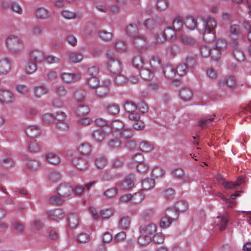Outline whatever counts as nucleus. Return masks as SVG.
<instances>
[{
  "instance_id": "obj_45",
  "label": "nucleus",
  "mask_w": 251,
  "mask_h": 251,
  "mask_svg": "<svg viewBox=\"0 0 251 251\" xmlns=\"http://www.w3.org/2000/svg\"><path fill=\"white\" fill-rule=\"evenodd\" d=\"M52 90L57 95L61 96H66L67 91L65 87L62 85H55L52 88Z\"/></svg>"
},
{
  "instance_id": "obj_50",
  "label": "nucleus",
  "mask_w": 251,
  "mask_h": 251,
  "mask_svg": "<svg viewBox=\"0 0 251 251\" xmlns=\"http://www.w3.org/2000/svg\"><path fill=\"white\" fill-rule=\"evenodd\" d=\"M189 70L184 63H180L177 66L176 71L180 76H184L187 74Z\"/></svg>"
},
{
  "instance_id": "obj_22",
  "label": "nucleus",
  "mask_w": 251,
  "mask_h": 251,
  "mask_svg": "<svg viewBox=\"0 0 251 251\" xmlns=\"http://www.w3.org/2000/svg\"><path fill=\"white\" fill-rule=\"evenodd\" d=\"M236 81L235 78L232 76H228L221 79L220 81L219 85L222 88H225L227 87L231 88L235 84Z\"/></svg>"
},
{
  "instance_id": "obj_58",
  "label": "nucleus",
  "mask_w": 251,
  "mask_h": 251,
  "mask_svg": "<svg viewBox=\"0 0 251 251\" xmlns=\"http://www.w3.org/2000/svg\"><path fill=\"white\" fill-rule=\"evenodd\" d=\"M130 224V220L128 217H124L121 218L119 221V226L122 229L127 228Z\"/></svg>"
},
{
  "instance_id": "obj_4",
  "label": "nucleus",
  "mask_w": 251,
  "mask_h": 251,
  "mask_svg": "<svg viewBox=\"0 0 251 251\" xmlns=\"http://www.w3.org/2000/svg\"><path fill=\"white\" fill-rule=\"evenodd\" d=\"M61 79L63 82L67 84H71L79 80L81 77L78 73H63L61 75Z\"/></svg>"
},
{
  "instance_id": "obj_63",
  "label": "nucleus",
  "mask_w": 251,
  "mask_h": 251,
  "mask_svg": "<svg viewBox=\"0 0 251 251\" xmlns=\"http://www.w3.org/2000/svg\"><path fill=\"white\" fill-rule=\"evenodd\" d=\"M0 165L4 168H10L14 166V162L12 159L5 157L1 160Z\"/></svg>"
},
{
  "instance_id": "obj_61",
  "label": "nucleus",
  "mask_w": 251,
  "mask_h": 251,
  "mask_svg": "<svg viewBox=\"0 0 251 251\" xmlns=\"http://www.w3.org/2000/svg\"><path fill=\"white\" fill-rule=\"evenodd\" d=\"M48 177L51 182H55L60 180L61 175L59 172L53 171L49 173Z\"/></svg>"
},
{
  "instance_id": "obj_46",
  "label": "nucleus",
  "mask_w": 251,
  "mask_h": 251,
  "mask_svg": "<svg viewBox=\"0 0 251 251\" xmlns=\"http://www.w3.org/2000/svg\"><path fill=\"white\" fill-rule=\"evenodd\" d=\"M120 137L123 139H129L132 137L133 132L129 128L124 127L120 132Z\"/></svg>"
},
{
  "instance_id": "obj_52",
  "label": "nucleus",
  "mask_w": 251,
  "mask_h": 251,
  "mask_svg": "<svg viewBox=\"0 0 251 251\" xmlns=\"http://www.w3.org/2000/svg\"><path fill=\"white\" fill-rule=\"evenodd\" d=\"M139 70L141 76L144 79H148L153 77L152 73L149 69L142 68Z\"/></svg>"
},
{
  "instance_id": "obj_54",
  "label": "nucleus",
  "mask_w": 251,
  "mask_h": 251,
  "mask_svg": "<svg viewBox=\"0 0 251 251\" xmlns=\"http://www.w3.org/2000/svg\"><path fill=\"white\" fill-rule=\"evenodd\" d=\"M183 26V22L182 20L180 18H176L173 24V29L172 30H173L175 33V31H178Z\"/></svg>"
},
{
  "instance_id": "obj_55",
  "label": "nucleus",
  "mask_w": 251,
  "mask_h": 251,
  "mask_svg": "<svg viewBox=\"0 0 251 251\" xmlns=\"http://www.w3.org/2000/svg\"><path fill=\"white\" fill-rule=\"evenodd\" d=\"M61 15L66 19L71 20L76 17V14L69 10L64 9L61 11Z\"/></svg>"
},
{
  "instance_id": "obj_14",
  "label": "nucleus",
  "mask_w": 251,
  "mask_h": 251,
  "mask_svg": "<svg viewBox=\"0 0 251 251\" xmlns=\"http://www.w3.org/2000/svg\"><path fill=\"white\" fill-rule=\"evenodd\" d=\"M25 132L26 135L30 138H34L41 134L40 128L36 126H29L26 127Z\"/></svg>"
},
{
  "instance_id": "obj_15",
  "label": "nucleus",
  "mask_w": 251,
  "mask_h": 251,
  "mask_svg": "<svg viewBox=\"0 0 251 251\" xmlns=\"http://www.w3.org/2000/svg\"><path fill=\"white\" fill-rule=\"evenodd\" d=\"M135 183V176L132 174L127 176L122 182L121 186L124 190H128L131 188Z\"/></svg>"
},
{
  "instance_id": "obj_62",
  "label": "nucleus",
  "mask_w": 251,
  "mask_h": 251,
  "mask_svg": "<svg viewBox=\"0 0 251 251\" xmlns=\"http://www.w3.org/2000/svg\"><path fill=\"white\" fill-rule=\"evenodd\" d=\"M46 78L50 81H53L56 79L58 76V73L55 70H51L47 71L45 73Z\"/></svg>"
},
{
  "instance_id": "obj_60",
  "label": "nucleus",
  "mask_w": 251,
  "mask_h": 251,
  "mask_svg": "<svg viewBox=\"0 0 251 251\" xmlns=\"http://www.w3.org/2000/svg\"><path fill=\"white\" fill-rule=\"evenodd\" d=\"M55 125L56 128L62 131H67L69 128V124L65 121L56 122Z\"/></svg>"
},
{
  "instance_id": "obj_49",
  "label": "nucleus",
  "mask_w": 251,
  "mask_h": 251,
  "mask_svg": "<svg viewBox=\"0 0 251 251\" xmlns=\"http://www.w3.org/2000/svg\"><path fill=\"white\" fill-rule=\"evenodd\" d=\"M124 106L125 110L129 113L135 112L137 108L136 104L131 101H126Z\"/></svg>"
},
{
  "instance_id": "obj_3",
  "label": "nucleus",
  "mask_w": 251,
  "mask_h": 251,
  "mask_svg": "<svg viewBox=\"0 0 251 251\" xmlns=\"http://www.w3.org/2000/svg\"><path fill=\"white\" fill-rule=\"evenodd\" d=\"M172 210L169 209L166 210V215L163 217L160 221V226L162 228H167L172 224L173 221H176L178 218V214L177 212H175V217H173L172 215L171 212Z\"/></svg>"
},
{
  "instance_id": "obj_31",
  "label": "nucleus",
  "mask_w": 251,
  "mask_h": 251,
  "mask_svg": "<svg viewBox=\"0 0 251 251\" xmlns=\"http://www.w3.org/2000/svg\"><path fill=\"white\" fill-rule=\"evenodd\" d=\"M227 222V219L223 216H218L215 221L217 228L221 230L226 228Z\"/></svg>"
},
{
  "instance_id": "obj_13",
  "label": "nucleus",
  "mask_w": 251,
  "mask_h": 251,
  "mask_svg": "<svg viewBox=\"0 0 251 251\" xmlns=\"http://www.w3.org/2000/svg\"><path fill=\"white\" fill-rule=\"evenodd\" d=\"M10 61L7 58L0 60V75H7L11 70Z\"/></svg>"
},
{
  "instance_id": "obj_20",
  "label": "nucleus",
  "mask_w": 251,
  "mask_h": 251,
  "mask_svg": "<svg viewBox=\"0 0 251 251\" xmlns=\"http://www.w3.org/2000/svg\"><path fill=\"white\" fill-rule=\"evenodd\" d=\"M218 121L217 118L215 117V116H211L209 117H205L200 119L199 122L198 126L204 128L211 125L212 122L216 123Z\"/></svg>"
},
{
  "instance_id": "obj_9",
  "label": "nucleus",
  "mask_w": 251,
  "mask_h": 251,
  "mask_svg": "<svg viewBox=\"0 0 251 251\" xmlns=\"http://www.w3.org/2000/svg\"><path fill=\"white\" fill-rule=\"evenodd\" d=\"M107 66L109 70L113 75H119L122 72V63L119 60L108 61Z\"/></svg>"
},
{
  "instance_id": "obj_24",
  "label": "nucleus",
  "mask_w": 251,
  "mask_h": 251,
  "mask_svg": "<svg viewBox=\"0 0 251 251\" xmlns=\"http://www.w3.org/2000/svg\"><path fill=\"white\" fill-rule=\"evenodd\" d=\"M48 218L52 220H58L64 217V212L62 209H55L47 213Z\"/></svg>"
},
{
  "instance_id": "obj_59",
  "label": "nucleus",
  "mask_w": 251,
  "mask_h": 251,
  "mask_svg": "<svg viewBox=\"0 0 251 251\" xmlns=\"http://www.w3.org/2000/svg\"><path fill=\"white\" fill-rule=\"evenodd\" d=\"M90 111L89 107L87 105H81L79 106L76 110V113L80 116H84L88 114Z\"/></svg>"
},
{
  "instance_id": "obj_57",
  "label": "nucleus",
  "mask_w": 251,
  "mask_h": 251,
  "mask_svg": "<svg viewBox=\"0 0 251 251\" xmlns=\"http://www.w3.org/2000/svg\"><path fill=\"white\" fill-rule=\"evenodd\" d=\"M99 72V68L95 66H89L87 70L86 75L88 77L97 76Z\"/></svg>"
},
{
  "instance_id": "obj_34",
  "label": "nucleus",
  "mask_w": 251,
  "mask_h": 251,
  "mask_svg": "<svg viewBox=\"0 0 251 251\" xmlns=\"http://www.w3.org/2000/svg\"><path fill=\"white\" fill-rule=\"evenodd\" d=\"M132 39L133 44L137 48L143 47L146 45V38L139 34L135 36V37H132Z\"/></svg>"
},
{
  "instance_id": "obj_6",
  "label": "nucleus",
  "mask_w": 251,
  "mask_h": 251,
  "mask_svg": "<svg viewBox=\"0 0 251 251\" xmlns=\"http://www.w3.org/2000/svg\"><path fill=\"white\" fill-rule=\"evenodd\" d=\"M15 97L11 92L8 90L0 89V102L3 104L12 103Z\"/></svg>"
},
{
  "instance_id": "obj_32",
  "label": "nucleus",
  "mask_w": 251,
  "mask_h": 251,
  "mask_svg": "<svg viewBox=\"0 0 251 251\" xmlns=\"http://www.w3.org/2000/svg\"><path fill=\"white\" fill-rule=\"evenodd\" d=\"M180 40L186 46H194L197 43V40L195 39L184 34L180 36Z\"/></svg>"
},
{
  "instance_id": "obj_38",
  "label": "nucleus",
  "mask_w": 251,
  "mask_h": 251,
  "mask_svg": "<svg viewBox=\"0 0 251 251\" xmlns=\"http://www.w3.org/2000/svg\"><path fill=\"white\" fill-rule=\"evenodd\" d=\"M176 212H177L178 215L180 212H184L186 211L188 208V204L187 202L184 201H177L175 206Z\"/></svg>"
},
{
  "instance_id": "obj_23",
  "label": "nucleus",
  "mask_w": 251,
  "mask_h": 251,
  "mask_svg": "<svg viewBox=\"0 0 251 251\" xmlns=\"http://www.w3.org/2000/svg\"><path fill=\"white\" fill-rule=\"evenodd\" d=\"M103 106L104 110L112 115L117 114L120 112V106L119 105L115 103H104L103 104Z\"/></svg>"
},
{
  "instance_id": "obj_28",
  "label": "nucleus",
  "mask_w": 251,
  "mask_h": 251,
  "mask_svg": "<svg viewBox=\"0 0 251 251\" xmlns=\"http://www.w3.org/2000/svg\"><path fill=\"white\" fill-rule=\"evenodd\" d=\"M84 56L82 53L79 51H73L70 52L69 60L73 63H79L81 61Z\"/></svg>"
},
{
  "instance_id": "obj_30",
  "label": "nucleus",
  "mask_w": 251,
  "mask_h": 251,
  "mask_svg": "<svg viewBox=\"0 0 251 251\" xmlns=\"http://www.w3.org/2000/svg\"><path fill=\"white\" fill-rule=\"evenodd\" d=\"M91 136L96 142H100L104 139L105 133L102 129L100 128L92 132Z\"/></svg>"
},
{
  "instance_id": "obj_18",
  "label": "nucleus",
  "mask_w": 251,
  "mask_h": 251,
  "mask_svg": "<svg viewBox=\"0 0 251 251\" xmlns=\"http://www.w3.org/2000/svg\"><path fill=\"white\" fill-rule=\"evenodd\" d=\"M44 59L43 53L40 50H35L30 52L29 60L35 63H41Z\"/></svg>"
},
{
  "instance_id": "obj_39",
  "label": "nucleus",
  "mask_w": 251,
  "mask_h": 251,
  "mask_svg": "<svg viewBox=\"0 0 251 251\" xmlns=\"http://www.w3.org/2000/svg\"><path fill=\"white\" fill-rule=\"evenodd\" d=\"M113 130L120 132L124 128V123L120 120H115L112 123L109 122V126Z\"/></svg>"
},
{
  "instance_id": "obj_11",
  "label": "nucleus",
  "mask_w": 251,
  "mask_h": 251,
  "mask_svg": "<svg viewBox=\"0 0 251 251\" xmlns=\"http://www.w3.org/2000/svg\"><path fill=\"white\" fill-rule=\"evenodd\" d=\"M156 229L157 227L155 225L150 224L147 225L141 226L139 228V231L140 233L149 235L152 238L156 231Z\"/></svg>"
},
{
  "instance_id": "obj_12",
  "label": "nucleus",
  "mask_w": 251,
  "mask_h": 251,
  "mask_svg": "<svg viewBox=\"0 0 251 251\" xmlns=\"http://www.w3.org/2000/svg\"><path fill=\"white\" fill-rule=\"evenodd\" d=\"M34 14L36 17L39 20H47L49 19L51 16L50 12L47 8L40 7L37 8Z\"/></svg>"
},
{
  "instance_id": "obj_56",
  "label": "nucleus",
  "mask_w": 251,
  "mask_h": 251,
  "mask_svg": "<svg viewBox=\"0 0 251 251\" xmlns=\"http://www.w3.org/2000/svg\"><path fill=\"white\" fill-rule=\"evenodd\" d=\"M49 201L51 203L61 204L65 201V199L60 195H54L50 197Z\"/></svg>"
},
{
  "instance_id": "obj_26",
  "label": "nucleus",
  "mask_w": 251,
  "mask_h": 251,
  "mask_svg": "<svg viewBox=\"0 0 251 251\" xmlns=\"http://www.w3.org/2000/svg\"><path fill=\"white\" fill-rule=\"evenodd\" d=\"M163 73L166 77L172 79L175 77L176 71L172 65H166L163 68Z\"/></svg>"
},
{
  "instance_id": "obj_1",
  "label": "nucleus",
  "mask_w": 251,
  "mask_h": 251,
  "mask_svg": "<svg viewBox=\"0 0 251 251\" xmlns=\"http://www.w3.org/2000/svg\"><path fill=\"white\" fill-rule=\"evenodd\" d=\"M6 44L9 50L13 53H19L23 48L22 41L16 36L9 37Z\"/></svg>"
},
{
  "instance_id": "obj_27",
  "label": "nucleus",
  "mask_w": 251,
  "mask_h": 251,
  "mask_svg": "<svg viewBox=\"0 0 251 251\" xmlns=\"http://www.w3.org/2000/svg\"><path fill=\"white\" fill-rule=\"evenodd\" d=\"M45 30V27L39 24H34L31 28V33L35 36H41Z\"/></svg>"
},
{
  "instance_id": "obj_25",
  "label": "nucleus",
  "mask_w": 251,
  "mask_h": 251,
  "mask_svg": "<svg viewBox=\"0 0 251 251\" xmlns=\"http://www.w3.org/2000/svg\"><path fill=\"white\" fill-rule=\"evenodd\" d=\"M185 25L187 28L190 30L194 29L195 28L200 29L199 28V22L192 17H187L185 21Z\"/></svg>"
},
{
  "instance_id": "obj_37",
  "label": "nucleus",
  "mask_w": 251,
  "mask_h": 251,
  "mask_svg": "<svg viewBox=\"0 0 251 251\" xmlns=\"http://www.w3.org/2000/svg\"><path fill=\"white\" fill-rule=\"evenodd\" d=\"M152 240V238L149 235L144 233H140V235L138 239V242L141 246H146L149 245Z\"/></svg>"
},
{
  "instance_id": "obj_44",
  "label": "nucleus",
  "mask_w": 251,
  "mask_h": 251,
  "mask_svg": "<svg viewBox=\"0 0 251 251\" xmlns=\"http://www.w3.org/2000/svg\"><path fill=\"white\" fill-rule=\"evenodd\" d=\"M132 63L137 69L139 70L143 68L144 64V60L142 56L138 55L133 58Z\"/></svg>"
},
{
  "instance_id": "obj_51",
  "label": "nucleus",
  "mask_w": 251,
  "mask_h": 251,
  "mask_svg": "<svg viewBox=\"0 0 251 251\" xmlns=\"http://www.w3.org/2000/svg\"><path fill=\"white\" fill-rule=\"evenodd\" d=\"M78 150L83 154L88 155L91 152V147L87 143L82 144L79 147Z\"/></svg>"
},
{
  "instance_id": "obj_2",
  "label": "nucleus",
  "mask_w": 251,
  "mask_h": 251,
  "mask_svg": "<svg viewBox=\"0 0 251 251\" xmlns=\"http://www.w3.org/2000/svg\"><path fill=\"white\" fill-rule=\"evenodd\" d=\"M230 44L232 50L233 55L235 58L238 61H244L245 58V53L240 47L238 39L233 40Z\"/></svg>"
},
{
  "instance_id": "obj_7",
  "label": "nucleus",
  "mask_w": 251,
  "mask_h": 251,
  "mask_svg": "<svg viewBox=\"0 0 251 251\" xmlns=\"http://www.w3.org/2000/svg\"><path fill=\"white\" fill-rule=\"evenodd\" d=\"M199 21L204 27V32H207L208 33L213 32L217 26L215 20L211 17H208L206 21H203L201 18L199 19Z\"/></svg>"
},
{
  "instance_id": "obj_43",
  "label": "nucleus",
  "mask_w": 251,
  "mask_h": 251,
  "mask_svg": "<svg viewBox=\"0 0 251 251\" xmlns=\"http://www.w3.org/2000/svg\"><path fill=\"white\" fill-rule=\"evenodd\" d=\"M99 36L104 42H109L111 41L113 37L112 33L104 30L99 31Z\"/></svg>"
},
{
  "instance_id": "obj_40",
  "label": "nucleus",
  "mask_w": 251,
  "mask_h": 251,
  "mask_svg": "<svg viewBox=\"0 0 251 251\" xmlns=\"http://www.w3.org/2000/svg\"><path fill=\"white\" fill-rule=\"evenodd\" d=\"M189 69L195 68L197 66V62L195 57L192 55L187 56L184 63Z\"/></svg>"
},
{
  "instance_id": "obj_42",
  "label": "nucleus",
  "mask_w": 251,
  "mask_h": 251,
  "mask_svg": "<svg viewBox=\"0 0 251 251\" xmlns=\"http://www.w3.org/2000/svg\"><path fill=\"white\" fill-rule=\"evenodd\" d=\"M126 31L127 33L131 37V38L135 37V36L139 34L138 26L135 24L129 25L126 27Z\"/></svg>"
},
{
  "instance_id": "obj_29",
  "label": "nucleus",
  "mask_w": 251,
  "mask_h": 251,
  "mask_svg": "<svg viewBox=\"0 0 251 251\" xmlns=\"http://www.w3.org/2000/svg\"><path fill=\"white\" fill-rule=\"evenodd\" d=\"M68 223L72 228L76 227L79 224V218L77 213L71 212L68 217Z\"/></svg>"
},
{
  "instance_id": "obj_47",
  "label": "nucleus",
  "mask_w": 251,
  "mask_h": 251,
  "mask_svg": "<svg viewBox=\"0 0 251 251\" xmlns=\"http://www.w3.org/2000/svg\"><path fill=\"white\" fill-rule=\"evenodd\" d=\"M37 69L36 63L28 60L25 66V70L27 74H31L34 73Z\"/></svg>"
},
{
  "instance_id": "obj_16",
  "label": "nucleus",
  "mask_w": 251,
  "mask_h": 251,
  "mask_svg": "<svg viewBox=\"0 0 251 251\" xmlns=\"http://www.w3.org/2000/svg\"><path fill=\"white\" fill-rule=\"evenodd\" d=\"M150 64L151 70L153 72H157L162 68V62L157 56H151L150 58Z\"/></svg>"
},
{
  "instance_id": "obj_33",
  "label": "nucleus",
  "mask_w": 251,
  "mask_h": 251,
  "mask_svg": "<svg viewBox=\"0 0 251 251\" xmlns=\"http://www.w3.org/2000/svg\"><path fill=\"white\" fill-rule=\"evenodd\" d=\"M109 82L107 81L106 85L98 86L95 90V93L100 97H103L107 95L109 92L108 85Z\"/></svg>"
},
{
  "instance_id": "obj_64",
  "label": "nucleus",
  "mask_w": 251,
  "mask_h": 251,
  "mask_svg": "<svg viewBox=\"0 0 251 251\" xmlns=\"http://www.w3.org/2000/svg\"><path fill=\"white\" fill-rule=\"evenodd\" d=\"M87 82L90 87L97 88L100 83V80L97 76L88 77Z\"/></svg>"
},
{
  "instance_id": "obj_8",
  "label": "nucleus",
  "mask_w": 251,
  "mask_h": 251,
  "mask_svg": "<svg viewBox=\"0 0 251 251\" xmlns=\"http://www.w3.org/2000/svg\"><path fill=\"white\" fill-rule=\"evenodd\" d=\"M72 163L80 170H84L89 167L87 160L85 157L81 156L74 157L72 160Z\"/></svg>"
},
{
  "instance_id": "obj_53",
  "label": "nucleus",
  "mask_w": 251,
  "mask_h": 251,
  "mask_svg": "<svg viewBox=\"0 0 251 251\" xmlns=\"http://www.w3.org/2000/svg\"><path fill=\"white\" fill-rule=\"evenodd\" d=\"M85 93L81 89H78L74 93V98L77 102H82L85 99Z\"/></svg>"
},
{
  "instance_id": "obj_41",
  "label": "nucleus",
  "mask_w": 251,
  "mask_h": 251,
  "mask_svg": "<svg viewBox=\"0 0 251 251\" xmlns=\"http://www.w3.org/2000/svg\"><path fill=\"white\" fill-rule=\"evenodd\" d=\"M15 90L18 94L23 96L26 95L29 91V89L27 85L21 83L15 86Z\"/></svg>"
},
{
  "instance_id": "obj_5",
  "label": "nucleus",
  "mask_w": 251,
  "mask_h": 251,
  "mask_svg": "<svg viewBox=\"0 0 251 251\" xmlns=\"http://www.w3.org/2000/svg\"><path fill=\"white\" fill-rule=\"evenodd\" d=\"M73 192V187L68 183H63L59 185L57 189V194L64 199L71 196Z\"/></svg>"
},
{
  "instance_id": "obj_48",
  "label": "nucleus",
  "mask_w": 251,
  "mask_h": 251,
  "mask_svg": "<svg viewBox=\"0 0 251 251\" xmlns=\"http://www.w3.org/2000/svg\"><path fill=\"white\" fill-rule=\"evenodd\" d=\"M107 162V159L105 157L100 156L96 159L95 164L98 168L101 169L106 166Z\"/></svg>"
},
{
  "instance_id": "obj_36",
  "label": "nucleus",
  "mask_w": 251,
  "mask_h": 251,
  "mask_svg": "<svg viewBox=\"0 0 251 251\" xmlns=\"http://www.w3.org/2000/svg\"><path fill=\"white\" fill-rule=\"evenodd\" d=\"M193 94L192 90L188 88H183L180 92V96L182 100L185 101L190 100Z\"/></svg>"
},
{
  "instance_id": "obj_21",
  "label": "nucleus",
  "mask_w": 251,
  "mask_h": 251,
  "mask_svg": "<svg viewBox=\"0 0 251 251\" xmlns=\"http://www.w3.org/2000/svg\"><path fill=\"white\" fill-rule=\"evenodd\" d=\"M46 160L50 163L57 165L60 163L61 159L59 155L54 152H49L45 155Z\"/></svg>"
},
{
  "instance_id": "obj_35",
  "label": "nucleus",
  "mask_w": 251,
  "mask_h": 251,
  "mask_svg": "<svg viewBox=\"0 0 251 251\" xmlns=\"http://www.w3.org/2000/svg\"><path fill=\"white\" fill-rule=\"evenodd\" d=\"M142 186L144 190H149L155 186L154 180L151 178H146L142 181Z\"/></svg>"
},
{
  "instance_id": "obj_17",
  "label": "nucleus",
  "mask_w": 251,
  "mask_h": 251,
  "mask_svg": "<svg viewBox=\"0 0 251 251\" xmlns=\"http://www.w3.org/2000/svg\"><path fill=\"white\" fill-rule=\"evenodd\" d=\"M228 32L230 36L236 37L238 40L242 33V27L239 25L233 24L229 26Z\"/></svg>"
},
{
  "instance_id": "obj_19",
  "label": "nucleus",
  "mask_w": 251,
  "mask_h": 251,
  "mask_svg": "<svg viewBox=\"0 0 251 251\" xmlns=\"http://www.w3.org/2000/svg\"><path fill=\"white\" fill-rule=\"evenodd\" d=\"M49 93V89L44 85L36 86L34 88V95L37 98H40Z\"/></svg>"
},
{
  "instance_id": "obj_10",
  "label": "nucleus",
  "mask_w": 251,
  "mask_h": 251,
  "mask_svg": "<svg viewBox=\"0 0 251 251\" xmlns=\"http://www.w3.org/2000/svg\"><path fill=\"white\" fill-rule=\"evenodd\" d=\"M174 36L175 33L172 30V28L168 27L164 30L162 33L157 35L156 40L159 43L162 44L166 40L172 38Z\"/></svg>"
}]
</instances>
